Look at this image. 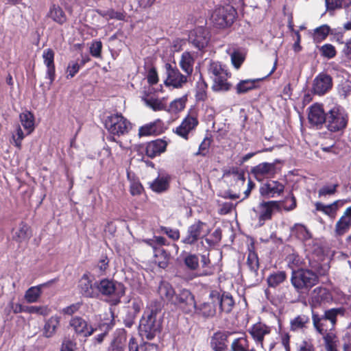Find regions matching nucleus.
I'll return each mask as SVG.
<instances>
[{"instance_id": "nucleus-1", "label": "nucleus", "mask_w": 351, "mask_h": 351, "mask_svg": "<svg viewBox=\"0 0 351 351\" xmlns=\"http://www.w3.org/2000/svg\"><path fill=\"white\" fill-rule=\"evenodd\" d=\"M104 127L109 133L107 140L118 143L120 147H122V142L117 138L127 135L132 128L131 122L121 113L118 112L106 117Z\"/></svg>"}, {"instance_id": "nucleus-2", "label": "nucleus", "mask_w": 351, "mask_h": 351, "mask_svg": "<svg viewBox=\"0 0 351 351\" xmlns=\"http://www.w3.org/2000/svg\"><path fill=\"white\" fill-rule=\"evenodd\" d=\"M345 312L346 310L343 307L326 310L322 315L312 311V321L315 330L323 336L332 334L329 332L335 329L337 322V316L344 315Z\"/></svg>"}, {"instance_id": "nucleus-3", "label": "nucleus", "mask_w": 351, "mask_h": 351, "mask_svg": "<svg viewBox=\"0 0 351 351\" xmlns=\"http://www.w3.org/2000/svg\"><path fill=\"white\" fill-rule=\"evenodd\" d=\"M208 74L213 80L212 89L213 91H228L231 88V84L228 79L231 74L226 65L218 61L211 60L208 66Z\"/></svg>"}, {"instance_id": "nucleus-4", "label": "nucleus", "mask_w": 351, "mask_h": 351, "mask_svg": "<svg viewBox=\"0 0 351 351\" xmlns=\"http://www.w3.org/2000/svg\"><path fill=\"white\" fill-rule=\"evenodd\" d=\"M158 310L152 308L144 312L140 320L139 333L143 338L152 340L162 330V320L157 318Z\"/></svg>"}, {"instance_id": "nucleus-5", "label": "nucleus", "mask_w": 351, "mask_h": 351, "mask_svg": "<svg viewBox=\"0 0 351 351\" xmlns=\"http://www.w3.org/2000/svg\"><path fill=\"white\" fill-rule=\"evenodd\" d=\"M319 282L318 275L308 269H298L293 270L291 276V283L298 293L310 290Z\"/></svg>"}, {"instance_id": "nucleus-6", "label": "nucleus", "mask_w": 351, "mask_h": 351, "mask_svg": "<svg viewBox=\"0 0 351 351\" xmlns=\"http://www.w3.org/2000/svg\"><path fill=\"white\" fill-rule=\"evenodd\" d=\"M326 127L332 132L345 129L348 122V115L340 106H334L326 112Z\"/></svg>"}, {"instance_id": "nucleus-7", "label": "nucleus", "mask_w": 351, "mask_h": 351, "mask_svg": "<svg viewBox=\"0 0 351 351\" xmlns=\"http://www.w3.org/2000/svg\"><path fill=\"white\" fill-rule=\"evenodd\" d=\"M237 16L236 10L232 6H222L216 8L211 15L213 25L219 29L230 27Z\"/></svg>"}, {"instance_id": "nucleus-8", "label": "nucleus", "mask_w": 351, "mask_h": 351, "mask_svg": "<svg viewBox=\"0 0 351 351\" xmlns=\"http://www.w3.org/2000/svg\"><path fill=\"white\" fill-rule=\"evenodd\" d=\"M207 224L200 220L195 221L187 228L186 234L182 239L181 243L190 246L195 245L209 234L210 230H204Z\"/></svg>"}, {"instance_id": "nucleus-9", "label": "nucleus", "mask_w": 351, "mask_h": 351, "mask_svg": "<svg viewBox=\"0 0 351 351\" xmlns=\"http://www.w3.org/2000/svg\"><path fill=\"white\" fill-rule=\"evenodd\" d=\"M96 287L103 295L116 297L117 302H120V298L125 293V288L123 283L108 278L101 279L97 282Z\"/></svg>"}, {"instance_id": "nucleus-10", "label": "nucleus", "mask_w": 351, "mask_h": 351, "mask_svg": "<svg viewBox=\"0 0 351 351\" xmlns=\"http://www.w3.org/2000/svg\"><path fill=\"white\" fill-rule=\"evenodd\" d=\"M168 143L162 138H157L154 141L139 145L138 152L141 155H145L149 158H154L160 156L167 150Z\"/></svg>"}, {"instance_id": "nucleus-11", "label": "nucleus", "mask_w": 351, "mask_h": 351, "mask_svg": "<svg viewBox=\"0 0 351 351\" xmlns=\"http://www.w3.org/2000/svg\"><path fill=\"white\" fill-rule=\"evenodd\" d=\"M199 124L197 114L195 110H191L188 114L183 119L180 125L173 130V132L178 136L188 140L189 134L195 130Z\"/></svg>"}, {"instance_id": "nucleus-12", "label": "nucleus", "mask_w": 351, "mask_h": 351, "mask_svg": "<svg viewBox=\"0 0 351 351\" xmlns=\"http://www.w3.org/2000/svg\"><path fill=\"white\" fill-rule=\"evenodd\" d=\"M165 68L166 79L164 83L166 86L181 88L188 82L187 75L182 74L176 66H173L171 64L166 63Z\"/></svg>"}, {"instance_id": "nucleus-13", "label": "nucleus", "mask_w": 351, "mask_h": 351, "mask_svg": "<svg viewBox=\"0 0 351 351\" xmlns=\"http://www.w3.org/2000/svg\"><path fill=\"white\" fill-rule=\"evenodd\" d=\"M193 309L194 313L198 317L204 319L215 317L217 313V304L215 300L211 296V291L206 300L195 302Z\"/></svg>"}, {"instance_id": "nucleus-14", "label": "nucleus", "mask_w": 351, "mask_h": 351, "mask_svg": "<svg viewBox=\"0 0 351 351\" xmlns=\"http://www.w3.org/2000/svg\"><path fill=\"white\" fill-rule=\"evenodd\" d=\"M195 303V296L188 289H182L176 293L171 304L178 306L184 313L191 312Z\"/></svg>"}, {"instance_id": "nucleus-15", "label": "nucleus", "mask_w": 351, "mask_h": 351, "mask_svg": "<svg viewBox=\"0 0 351 351\" xmlns=\"http://www.w3.org/2000/svg\"><path fill=\"white\" fill-rule=\"evenodd\" d=\"M251 338L258 348L265 350L264 340L265 336L271 332V327L262 322H257L252 325L247 330Z\"/></svg>"}, {"instance_id": "nucleus-16", "label": "nucleus", "mask_w": 351, "mask_h": 351, "mask_svg": "<svg viewBox=\"0 0 351 351\" xmlns=\"http://www.w3.org/2000/svg\"><path fill=\"white\" fill-rule=\"evenodd\" d=\"M258 226H263L267 221L271 220L275 210H280V202L278 201L262 202L258 204Z\"/></svg>"}, {"instance_id": "nucleus-17", "label": "nucleus", "mask_w": 351, "mask_h": 351, "mask_svg": "<svg viewBox=\"0 0 351 351\" xmlns=\"http://www.w3.org/2000/svg\"><path fill=\"white\" fill-rule=\"evenodd\" d=\"M69 324L77 336L88 337L96 330L85 319L77 315L73 316Z\"/></svg>"}, {"instance_id": "nucleus-18", "label": "nucleus", "mask_w": 351, "mask_h": 351, "mask_svg": "<svg viewBox=\"0 0 351 351\" xmlns=\"http://www.w3.org/2000/svg\"><path fill=\"white\" fill-rule=\"evenodd\" d=\"M211 296L215 300L217 307L219 306V313H230L234 306V300L230 293H221L217 290L211 291Z\"/></svg>"}, {"instance_id": "nucleus-19", "label": "nucleus", "mask_w": 351, "mask_h": 351, "mask_svg": "<svg viewBox=\"0 0 351 351\" xmlns=\"http://www.w3.org/2000/svg\"><path fill=\"white\" fill-rule=\"evenodd\" d=\"M189 42L197 49L201 50L206 47L210 40L209 33L204 27H197L189 34Z\"/></svg>"}, {"instance_id": "nucleus-20", "label": "nucleus", "mask_w": 351, "mask_h": 351, "mask_svg": "<svg viewBox=\"0 0 351 351\" xmlns=\"http://www.w3.org/2000/svg\"><path fill=\"white\" fill-rule=\"evenodd\" d=\"M234 332L228 330H217L210 339V346L213 351H227L228 338Z\"/></svg>"}, {"instance_id": "nucleus-21", "label": "nucleus", "mask_w": 351, "mask_h": 351, "mask_svg": "<svg viewBox=\"0 0 351 351\" xmlns=\"http://www.w3.org/2000/svg\"><path fill=\"white\" fill-rule=\"evenodd\" d=\"M332 86V77L326 73H321L315 78L313 81V93L318 95H323L329 90H330Z\"/></svg>"}, {"instance_id": "nucleus-22", "label": "nucleus", "mask_w": 351, "mask_h": 351, "mask_svg": "<svg viewBox=\"0 0 351 351\" xmlns=\"http://www.w3.org/2000/svg\"><path fill=\"white\" fill-rule=\"evenodd\" d=\"M308 110V119L310 124L319 128L326 123V113L324 112L322 105L315 104Z\"/></svg>"}, {"instance_id": "nucleus-23", "label": "nucleus", "mask_w": 351, "mask_h": 351, "mask_svg": "<svg viewBox=\"0 0 351 351\" xmlns=\"http://www.w3.org/2000/svg\"><path fill=\"white\" fill-rule=\"evenodd\" d=\"M43 59L45 65L47 67L46 78L49 80V84H51L56 79V66L54 62L55 53L51 48H47L43 51Z\"/></svg>"}, {"instance_id": "nucleus-24", "label": "nucleus", "mask_w": 351, "mask_h": 351, "mask_svg": "<svg viewBox=\"0 0 351 351\" xmlns=\"http://www.w3.org/2000/svg\"><path fill=\"white\" fill-rule=\"evenodd\" d=\"M165 132L164 123L158 119L153 122L145 124L138 129V136H148L152 135H160Z\"/></svg>"}, {"instance_id": "nucleus-25", "label": "nucleus", "mask_w": 351, "mask_h": 351, "mask_svg": "<svg viewBox=\"0 0 351 351\" xmlns=\"http://www.w3.org/2000/svg\"><path fill=\"white\" fill-rule=\"evenodd\" d=\"M285 184L277 180H269L260 188L261 195L274 197L280 195L285 190Z\"/></svg>"}, {"instance_id": "nucleus-26", "label": "nucleus", "mask_w": 351, "mask_h": 351, "mask_svg": "<svg viewBox=\"0 0 351 351\" xmlns=\"http://www.w3.org/2000/svg\"><path fill=\"white\" fill-rule=\"evenodd\" d=\"M351 228V206H348L342 216L337 221L335 226V233L341 237L346 234Z\"/></svg>"}, {"instance_id": "nucleus-27", "label": "nucleus", "mask_w": 351, "mask_h": 351, "mask_svg": "<svg viewBox=\"0 0 351 351\" xmlns=\"http://www.w3.org/2000/svg\"><path fill=\"white\" fill-rule=\"evenodd\" d=\"M171 176L167 173H160L156 178L149 183V188L157 193L167 191L170 187Z\"/></svg>"}, {"instance_id": "nucleus-28", "label": "nucleus", "mask_w": 351, "mask_h": 351, "mask_svg": "<svg viewBox=\"0 0 351 351\" xmlns=\"http://www.w3.org/2000/svg\"><path fill=\"white\" fill-rule=\"evenodd\" d=\"M32 236V228L25 221H21L18 227L12 230V239L19 243L29 241Z\"/></svg>"}, {"instance_id": "nucleus-29", "label": "nucleus", "mask_w": 351, "mask_h": 351, "mask_svg": "<svg viewBox=\"0 0 351 351\" xmlns=\"http://www.w3.org/2000/svg\"><path fill=\"white\" fill-rule=\"evenodd\" d=\"M77 287L80 294L84 298H91L97 295L93 281L87 274H83L80 279Z\"/></svg>"}, {"instance_id": "nucleus-30", "label": "nucleus", "mask_w": 351, "mask_h": 351, "mask_svg": "<svg viewBox=\"0 0 351 351\" xmlns=\"http://www.w3.org/2000/svg\"><path fill=\"white\" fill-rule=\"evenodd\" d=\"M47 17L61 26L64 25L68 21L65 12L59 5L55 3L50 5Z\"/></svg>"}, {"instance_id": "nucleus-31", "label": "nucleus", "mask_w": 351, "mask_h": 351, "mask_svg": "<svg viewBox=\"0 0 351 351\" xmlns=\"http://www.w3.org/2000/svg\"><path fill=\"white\" fill-rule=\"evenodd\" d=\"M251 172L256 179L265 176L273 177L276 174V165L274 163L262 162L254 167Z\"/></svg>"}, {"instance_id": "nucleus-32", "label": "nucleus", "mask_w": 351, "mask_h": 351, "mask_svg": "<svg viewBox=\"0 0 351 351\" xmlns=\"http://www.w3.org/2000/svg\"><path fill=\"white\" fill-rule=\"evenodd\" d=\"M194 64L195 58L193 54L189 51L183 52L180 57L179 65L181 69L186 73L187 77L192 75Z\"/></svg>"}, {"instance_id": "nucleus-33", "label": "nucleus", "mask_w": 351, "mask_h": 351, "mask_svg": "<svg viewBox=\"0 0 351 351\" xmlns=\"http://www.w3.org/2000/svg\"><path fill=\"white\" fill-rule=\"evenodd\" d=\"M97 12L108 21L114 19L117 21H127V13L123 8L117 10L112 8H110L106 10H97Z\"/></svg>"}, {"instance_id": "nucleus-34", "label": "nucleus", "mask_w": 351, "mask_h": 351, "mask_svg": "<svg viewBox=\"0 0 351 351\" xmlns=\"http://www.w3.org/2000/svg\"><path fill=\"white\" fill-rule=\"evenodd\" d=\"M19 119L27 135L32 134L35 129V117L29 110H25L19 114Z\"/></svg>"}, {"instance_id": "nucleus-35", "label": "nucleus", "mask_w": 351, "mask_h": 351, "mask_svg": "<svg viewBox=\"0 0 351 351\" xmlns=\"http://www.w3.org/2000/svg\"><path fill=\"white\" fill-rule=\"evenodd\" d=\"M158 293L160 298L164 301L172 303L176 295V292L171 285L165 281H162L158 289Z\"/></svg>"}, {"instance_id": "nucleus-36", "label": "nucleus", "mask_w": 351, "mask_h": 351, "mask_svg": "<svg viewBox=\"0 0 351 351\" xmlns=\"http://www.w3.org/2000/svg\"><path fill=\"white\" fill-rule=\"evenodd\" d=\"M287 279V274L285 271H277L271 273L267 278V283L269 287L276 288L285 282Z\"/></svg>"}, {"instance_id": "nucleus-37", "label": "nucleus", "mask_w": 351, "mask_h": 351, "mask_svg": "<svg viewBox=\"0 0 351 351\" xmlns=\"http://www.w3.org/2000/svg\"><path fill=\"white\" fill-rule=\"evenodd\" d=\"M208 84L200 73L199 79L196 83L195 97L197 101H205L207 98Z\"/></svg>"}, {"instance_id": "nucleus-38", "label": "nucleus", "mask_w": 351, "mask_h": 351, "mask_svg": "<svg viewBox=\"0 0 351 351\" xmlns=\"http://www.w3.org/2000/svg\"><path fill=\"white\" fill-rule=\"evenodd\" d=\"M223 177H232L235 182H241V185H244L245 182V171L242 169L232 166L224 170Z\"/></svg>"}, {"instance_id": "nucleus-39", "label": "nucleus", "mask_w": 351, "mask_h": 351, "mask_svg": "<svg viewBox=\"0 0 351 351\" xmlns=\"http://www.w3.org/2000/svg\"><path fill=\"white\" fill-rule=\"evenodd\" d=\"M153 251L154 253V263L162 269L167 268L170 260V254L165 249H158Z\"/></svg>"}, {"instance_id": "nucleus-40", "label": "nucleus", "mask_w": 351, "mask_h": 351, "mask_svg": "<svg viewBox=\"0 0 351 351\" xmlns=\"http://www.w3.org/2000/svg\"><path fill=\"white\" fill-rule=\"evenodd\" d=\"M60 317L58 315L51 316L45 324L43 334L46 337H51L60 325Z\"/></svg>"}, {"instance_id": "nucleus-41", "label": "nucleus", "mask_w": 351, "mask_h": 351, "mask_svg": "<svg viewBox=\"0 0 351 351\" xmlns=\"http://www.w3.org/2000/svg\"><path fill=\"white\" fill-rule=\"evenodd\" d=\"M310 318L306 315H298L290 321V330L295 332L307 328Z\"/></svg>"}, {"instance_id": "nucleus-42", "label": "nucleus", "mask_w": 351, "mask_h": 351, "mask_svg": "<svg viewBox=\"0 0 351 351\" xmlns=\"http://www.w3.org/2000/svg\"><path fill=\"white\" fill-rule=\"evenodd\" d=\"M230 350L231 351H251L247 335L244 333L243 336L234 339L230 345Z\"/></svg>"}, {"instance_id": "nucleus-43", "label": "nucleus", "mask_w": 351, "mask_h": 351, "mask_svg": "<svg viewBox=\"0 0 351 351\" xmlns=\"http://www.w3.org/2000/svg\"><path fill=\"white\" fill-rule=\"evenodd\" d=\"M143 243L150 246L153 250L162 249V246H169V242L166 238L162 236H154L152 239H146L143 240Z\"/></svg>"}, {"instance_id": "nucleus-44", "label": "nucleus", "mask_w": 351, "mask_h": 351, "mask_svg": "<svg viewBox=\"0 0 351 351\" xmlns=\"http://www.w3.org/2000/svg\"><path fill=\"white\" fill-rule=\"evenodd\" d=\"M127 177L130 181V193L132 196L141 195L145 191L143 186L138 178L134 176L132 178L130 173H128Z\"/></svg>"}, {"instance_id": "nucleus-45", "label": "nucleus", "mask_w": 351, "mask_h": 351, "mask_svg": "<svg viewBox=\"0 0 351 351\" xmlns=\"http://www.w3.org/2000/svg\"><path fill=\"white\" fill-rule=\"evenodd\" d=\"M330 27L328 25H322L313 30L312 38L316 43L324 40L330 34Z\"/></svg>"}, {"instance_id": "nucleus-46", "label": "nucleus", "mask_w": 351, "mask_h": 351, "mask_svg": "<svg viewBox=\"0 0 351 351\" xmlns=\"http://www.w3.org/2000/svg\"><path fill=\"white\" fill-rule=\"evenodd\" d=\"M247 265L252 273L255 276L258 275L259 259L257 253L252 250H249L247 258Z\"/></svg>"}, {"instance_id": "nucleus-47", "label": "nucleus", "mask_w": 351, "mask_h": 351, "mask_svg": "<svg viewBox=\"0 0 351 351\" xmlns=\"http://www.w3.org/2000/svg\"><path fill=\"white\" fill-rule=\"evenodd\" d=\"M259 81V79L241 80L236 86L237 93L243 94L256 88V83Z\"/></svg>"}, {"instance_id": "nucleus-48", "label": "nucleus", "mask_w": 351, "mask_h": 351, "mask_svg": "<svg viewBox=\"0 0 351 351\" xmlns=\"http://www.w3.org/2000/svg\"><path fill=\"white\" fill-rule=\"evenodd\" d=\"M186 101L187 95H184L180 98L176 99L170 103L166 111L171 113H178L185 108Z\"/></svg>"}, {"instance_id": "nucleus-49", "label": "nucleus", "mask_w": 351, "mask_h": 351, "mask_svg": "<svg viewBox=\"0 0 351 351\" xmlns=\"http://www.w3.org/2000/svg\"><path fill=\"white\" fill-rule=\"evenodd\" d=\"M42 286H43V285L32 287L26 291L25 299L28 303H34L38 300L42 293Z\"/></svg>"}, {"instance_id": "nucleus-50", "label": "nucleus", "mask_w": 351, "mask_h": 351, "mask_svg": "<svg viewBox=\"0 0 351 351\" xmlns=\"http://www.w3.org/2000/svg\"><path fill=\"white\" fill-rule=\"evenodd\" d=\"M156 232L166 234L168 238L171 239L173 241H177L180 238V232L178 228L160 226L158 229L156 230Z\"/></svg>"}, {"instance_id": "nucleus-51", "label": "nucleus", "mask_w": 351, "mask_h": 351, "mask_svg": "<svg viewBox=\"0 0 351 351\" xmlns=\"http://www.w3.org/2000/svg\"><path fill=\"white\" fill-rule=\"evenodd\" d=\"M209 254L201 255V264L202 267V276H212L215 273V268L211 264Z\"/></svg>"}, {"instance_id": "nucleus-52", "label": "nucleus", "mask_w": 351, "mask_h": 351, "mask_svg": "<svg viewBox=\"0 0 351 351\" xmlns=\"http://www.w3.org/2000/svg\"><path fill=\"white\" fill-rule=\"evenodd\" d=\"M144 101L154 111L167 110V106L162 99L151 97L145 98Z\"/></svg>"}, {"instance_id": "nucleus-53", "label": "nucleus", "mask_w": 351, "mask_h": 351, "mask_svg": "<svg viewBox=\"0 0 351 351\" xmlns=\"http://www.w3.org/2000/svg\"><path fill=\"white\" fill-rule=\"evenodd\" d=\"M292 232L298 239L302 241H306L311 237L310 232L301 224H296L292 230Z\"/></svg>"}, {"instance_id": "nucleus-54", "label": "nucleus", "mask_w": 351, "mask_h": 351, "mask_svg": "<svg viewBox=\"0 0 351 351\" xmlns=\"http://www.w3.org/2000/svg\"><path fill=\"white\" fill-rule=\"evenodd\" d=\"M127 339V332L124 328H119L116 330L114 339L111 343L112 345L125 346Z\"/></svg>"}, {"instance_id": "nucleus-55", "label": "nucleus", "mask_w": 351, "mask_h": 351, "mask_svg": "<svg viewBox=\"0 0 351 351\" xmlns=\"http://www.w3.org/2000/svg\"><path fill=\"white\" fill-rule=\"evenodd\" d=\"M321 56L327 59H332L337 55L335 47L329 43L324 44L319 48Z\"/></svg>"}, {"instance_id": "nucleus-56", "label": "nucleus", "mask_w": 351, "mask_h": 351, "mask_svg": "<svg viewBox=\"0 0 351 351\" xmlns=\"http://www.w3.org/2000/svg\"><path fill=\"white\" fill-rule=\"evenodd\" d=\"M184 263L188 269L194 271L199 267V258L196 254H189L184 258Z\"/></svg>"}, {"instance_id": "nucleus-57", "label": "nucleus", "mask_w": 351, "mask_h": 351, "mask_svg": "<svg viewBox=\"0 0 351 351\" xmlns=\"http://www.w3.org/2000/svg\"><path fill=\"white\" fill-rule=\"evenodd\" d=\"M286 261L289 267L292 269V271L295 270L294 268L300 267L303 262L302 257L296 253L289 254L286 258Z\"/></svg>"}, {"instance_id": "nucleus-58", "label": "nucleus", "mask_w": 351, "mask_h": 351, "mask_svg": "<svg viewBox=\"0 0 351 351\" xmlns=\"http://www.w3.org/2000/svg\"><path fill=\"white\" fill-rule=\"evenodd\" d=\"M314 292L316 293V295L313 298V301L318 304L327 300L330 295L328 291L325 288L317 287Z\"/></svg>"}, {"instance_id": "nucleus-59", "label": "nucleus", "mask_w": 351, "mask_h": 351, "mask_svg": "<svg viewBox=\"0 0 351 351\" xmlns=\"http://www.w3.org/2000/svg\"><path fill=\"white\" fill-rule=\"evenodd\" d=\"M221 238L222 230H221L220 228H217L211 234L210 238L205 237V241L210 246H215L221 241Z\"/></svg>"}, {"instance_id": "nucleus-60", "label": "nucleus", "mask_w": 351, "mask_h": 351, "mask_svg": "<svg viewBox=\"0 0 351 351\" xmlns=\"http://www.w3.org/2000/svg\"><path fill=\"white\" fill-rule=\"evenodd\" d=\"M25 135L22 130L21 126L19 125L16 130V133L12 134V139L14 141V145L15 147L18 148V149H21L22 147V141L24 139Z\"/></svg>"}, {"instance_id": "nucleus-61", "label": "nucleus", "mask_w": 351, "mask_h": 351, "mask_svg": "<svg viewBox=\"0 0 351 351\" xmlns=\"http://www.w3.org/2000/svg\"><path fill=\"white\" fill-rule=\"evenodd\" d=\"M103 45L100 40H93L90 47V53L92 56L99 58L101 57Z\"/></svg>"}, {"instance_id": "nucleus-62", "label": "nucleus", "mask_w": 351, "mask_h": 351, "mask_svg": "<svg viewBox=\"0 0 351 351\" xmlns=\"http://www.w3.org/2000/svg\"><path fill=\"white\" fill-rule=\"evenodd\" d=\"M81 67L82 65H80L77 62H70L66 68V79L73 78L79 72Z\"/></svg>"}, {"instance_id": "nucleus-63", "label": "nucleus", "mask_w": 351, "mask_h": 351, "mask_svg": "<svg viewBox=\"0 0 351 351\" xmlns=\"http://www.w3.org/2000/svg\"><path fill=\"white\" fill-rule=\"evenodd\" d=\"M282 204L283 208L286 211H291L295 209L297 206V202L294 195L291 193L290 196L285 198Z\"/></svg>"}, {"instance_id": "nucleus-64", "label": "nucleus", "mask_w": 351, "mask_h": 351, "mask_svg": "<svg viewBox=\"0 0 351 351\" xmlns=\"http://www.w3.org/2000/svg\"><path fill=\"white\" fill-rule=\"evenodd\" d=\"M335 335L332 334L326 335L323 336L325 343L326 349L327 351H337V345L334 341Z\"/></svg>"}]
</instances>
